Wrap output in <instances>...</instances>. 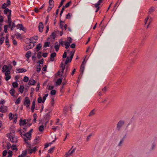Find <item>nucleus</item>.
<instances>
[{"instance_id":"7","label":"nucleus","mask_w":157,"mask_h":157,"mask_svg":"<svg viewBox=\"0 0 157 157\" xmlns=\"http://www.w3.org/2000/svg\"><path fill=\"white\" fill-rule=\"evenodd\" d=\"M38 28L39 31L40 32H42L44 28V25L42 22H40L39 23Z\"/></svg>"},{"instance_id":"59","label":"nucleus","mask_w":157,"mask_h":157,"mask_svg":"<svg viewBox=\"0 0 157 157\" xmlns=\"http://www.w3.org/2000/svg\"><path fill=\"white\" fill-rule=\"evenodd\" d=\"M43 62H44V59H42L38 61L37 62V63H39L40 64H42L43 63Z\"/></svg>"},{"instance_id":"3","label":"nucleus","mask_w":157,"mask_h":157,"mask_svg":"<svg viewBox=\"0 0 157 157\" xmlns=\"http://www.w3.org/2000/svg\"><path fill=\"white\" fill-rule=\"evenodd\" d=\"M8 137L10 141L13 143H16L17 142V139L16 137L10 135H8Z\"/></svg>"},{"instance_id":"13","label":"nucleus","mask_w":157,"mask_h":157,"mask_svg":"<svg viewBox=\"0 0 157 157\" xmlns=\"http://www.w3.org/2000/svg\"><path fill=\"white\" fill-rule=\"evenodd\" d=\"M37 150V148L36 147H34L33 149H29V151L30 154H31L33 152H35Z\"/></svg>"},{"instance_id":"60","label":"nucleus","mask_w":157,"mask_h":157,"mask_svg":"<svg viewBox=\"0 0 157 157\" xmlns=\"http://www.w3.org/2000/svg\"><path fill=\"white\" fill-rule=\"evenodd\" d=\"M84 68H83L82 67H81L80 69V71L82 73L81 76L82 75L84 71Z\"/></svg>"},{"instance_id":"16","label":"nucleus","mask_w":157,"mask_h":157,"mask_svg":"<svg viewBox=\"0 0 157 157\" xmlns=\"http://www.w3.org/2000/svg\"><path fill=\"white\" fill-rule=\"evenodd\" d=\"M62 78H59L58 79L56 82V84H57V85L59 86L61 84L62 82Z\"/></svg>"},{"instance_id":"19","label":"nucleus","mask_w":157,"mask_h":157,"mask_svg":"<svg viewBox=\"0 0 157 157\" xmlns=\"http://www.w3.org/2000/svg\"><path fill=\"white\" fill-rule=\"evenodd\" d=\"M20 125H21V124H22L23 125H24L26 124V121L25 119L23 120L20 119Z\"/></svg>"},{"instance_id":"12","label":"nucleus","mask_w":157,"mask_h":157,"mask_svg":"<svg viewBox=\"0 0 157 157\" xmlns=\"http://www.w3.org/2000/svg\"><path fill=\"white\" fill-rule=\"evenodd\" d=\"M30 101L29 100V98L26 97L25 98V101L24 104V105H26L27 104H30Z\"/></svg>"},{"instance_id":"9","label":"nucleus","mask_w":157,"mask_h":157,"mask_svg":"<svg viewBox=\"0 0 157 157\" xmlns=\"http://www.w3.org/2000/svg\"><path fill=\"white\" fill-rule=\"evenodd\" d=\"M56 53L55 52H53L52 53L50 56V60L51 61H53L54 57L56 56Z\"/></svg>"},{"instance_id":"4","label":"nucleus","mask_w":157,"mask_h":157,"mask_svg":"<svg viewBox=\"0 0 157 157\" xmlns=\"http://www.w3.org/2000/svg\"><path fill=\"white\" fill-rule=\"evenodd\" d=\"M7 107L4 105L0 107V111L2 113L6 112L7 110Z\"/></svg>"},{"instance_id":"36","label":"nucleus","mask_w":157,"mask_h":157,"mask_svg":"<svg viewBox=\"0 0 157 157\" xmlns=\"http://www.w3.org/2000/svg\"><path fill=\"white\" fill-rule=\"evenodd\" d=\"M59 45L61 44L62 46H63L64 44H65V41H63L61 40H59Z\"/></svg>"},{"instance_id":"51","label":"nucleus","mask_w":157,"mask_h":157,"mask_svg":"<svg viewBox=\"0 0 157 157\" xmlns=\"http://www.w3.org/2000/svg\"><path fill=\"white\" fill-rule=\"evenodd\" d=\"M41 52H38V53L37 54V57L39 59L41 58Z\"/></svg>"},{"instance_id":"27","label":"nucleus","mask_w":157,"mask_h":157,"mask_svg":"<svg viewBox=\"0 0 157 157\" xmlns=\"http://www.w3.org/2000/svg\"><path fill=\"white\" fill-rule=\"evenodd\" d=\"M10 11H11V10H9L8 8L5 9V10H4V13L5 14H6L8 12L9 13V14H10Z\"/></svg>"},{"instance_id":"28","label":"nucleus","mask_w":157,"mask_h":157,"mask_svg":"<svg viewBox=\"0 0 157 157\" xmlns=\"http://www.w3.org/2000/svg\"><path fill=\"white\" fill-rule=\"evenodd\" d=\"M95 114L94 109L92 110L90 113L89 116L90 117L92 116Z\"/></svg>"},{"instance_id":"6","label":"nucleus","mask_w":157,"mask_h":157,"mask_svg":"<svg viewBox=\"0 0 157 157\" xmlns=\"http://www.w3.org/2000/svg\"><path fill=\"white\" fill-rule=\"evenodd\" d=\"M34 44H33L32 45L31 44L27 45H26L24 47V49L25 51H27L29 49L32 48H33L34 46Z\"/></svg>"},{"instance_id":"11","label":"nucleus","mask_w":157,"mask_h":157,"mask_svg":"<svg viewBox=\"0 0 157 157\" xmlns=\"http://www.w3.org/2000/svg\"><path fill=\"white\" fill-rule=\"evenodd\" d=\"M16 70L18 71V73L25 72L27 71V70L24 68H17Z\"/></svg>"},{"instance_id":"57","label":"nucleus","mask_w":157,"mask_h":157,"mask_svg":"<svg viewBox=\"0 0 157 157\" xmlns=\"http://www.w3.org/2000/svg\"><path fill=\"white\" fill-rule=\"evenodd\" d=\"M7 6V5L6 3H4L2 6V8L3 9H6V7Z\"/></svg>"},{"instance_id":"20","label":"nucleus","mask_w":157,"mask_h":157,"mask_svg":"<svg viewBox=\"0 0 157 157\" xmlns=\"http://www.w3.org/2000/svg\"><path fill=\"white\" fill-rule=\"evenodd\" d=\"M56 32L54 31V32L52 33L51 35H50V36L52 38L54 39L56 37Z\"/></svg>"},{"instance_id":"1","label":"nucleus","mask_w":157,"mask_h":157,"mask_svg":"<svg viewBox=\"0 0 157 157\" xmlns=\"http://www.w3.org/2000/svg\"><path fill=\"white\" fill-rule=\"evenodd\" d=\"M2 71L3 72H5V80L7 81L9 80L11 78V76L9 75L10 74V69H8L6 65H4L3 66L2 68Z\"/></svg>"},{"instance_id":"14","label":"nucleus","mask_w":157,"mask_h":157,"mask_svg":"<svg viewBox=\"0 0 157 157\" xmlns=\"http://www.w3.org/2000/svg\"><path fill=\"white\" fill-rule=\"evenodd\" d=\"M31 56V52L30 51H28L25 55V57L28 59H29Z\"/></svg>"},{"instance_id":"50","label":"nucleus","mask_w":157,"mask_h":157,"mask_svg":"<svg viewBox=\"0 0 157 157\" xmlns=\"http://www.w3.org/2000/svg\"><path fill=\"white\" fill-rule=\"evenodd\" d=\"M18 25L19 26V28L20 30H23V29L24 27L22 24H18Z\"/></svg>"},{"instance_id":"30","label":"nucleus","mask_w":157,"mask_h":157,"mask_svg":"<svg viewBox=\"0 0 157 157\" xmlns=\"http://www.w3.org/2000/svg\"><path fill=\"white\" fill-rule=\"evenodd\" d=\"M155 10V8L153 7H151L149 10L148 13L151 14V13L153 12Z\"/></svg>"},{"instance_id":"17","label":"nucleus","mask_w":157,"mask_h":157,"mask_svg":"<svg viewBox=\"0 0 157 157\" xmlns=\"http://www.w3.org/2000/svg\"><path fill=\"white\" fill-rule=\"evenodd\" d=\"M15 93V90L13 88L11 89L10 90V93L11 94L12 96L14 97V94Z\"/></svg>"},{"instance_id":"43","label":"nucleus","mask_w":157,"mask_h":157,"mask_svg":"<svg viewBox=\"0 0 157 157\" xmlns=\"http://www.w3.org/2000/svg\"><path fill=\"white\" fill-rule=\"evenodd\" d=\"M29 78L28 77L25 76L24 77L23 79V81L24 82H27L29 81Z\"/></svg>"},{"instance_id":"39","label":"nucleus","mask_w":157,"mask_h":157,"mask_svg":"<svg viewBox=\"0 0 157 157\" xmlns=\"http://www.w3.org/2000/svg\"><path fill=\"white\" fill-rule=\"evenodd\" d=\"M59 45L56 44L54 46V48H55L56 52L58 51L59 49Z\"/></svg>"},{"instance_id":"18","label":"nucleus","mask_w":157,"mask_h":157,"mask_svg":"<svg viewBox=\"0 0 157 157\" xmlns=\"http://www.w3.org/2000/svg\"><path fill=\"white\" fill-rule=\"evenodd\" d=\"M24 86H20L19 89V91L21 93H22L24 91Z\"/></svg>"},{"instance_id":"63","label":"nucleus","mask_w":157,"mask_h":157,"mask_svg":"<svg viewBox=\"0 0 157 157\" xmlns=\"http://www.w3.org/2000/svg\"><path fill=\"white\" fill-rule=\"evenodd\" d=\"M71 17V13H68L67 15L66 18L67 19H69Z\"/></svg>"},{"instance_id":"37","label":"nucleus","mask_w":157,"mask_h":157,"mask_svg":"<svg viewBox=\"0 0 157 157\" xmlns=\"http://www.w3.org/2000/svg\"><path fill=\"white\" fill-rule=\"evenodd\" d=\"M13 116L14 119V123H16L17 118V114H15Z\"/></svg>"},{"instance_id":"10","label":"nucleus","mask_w":157,"mask_h":157,"mask_svg":"<svg viewBox=\"0 0 157 157\" xmlns=\"http://www.w3.org/2000/svg\"><path fill=\"white\" fill-rule=\"evenodd\" d=\"M36 83V81L33 78H31L29 81L28 84L31 85H33Z\"/></svg>"},{"instance_id":"8","label":"nucleus","mask_w":157,"mask_h":157,"mask_svg":"<svg viewBox=\"0 0 157 157\" xmlns=\"http://www.w3.org/2000/svg\"><path fill=\"white\" fill-rule=\"evenodd\" d=\"M18 132H19L20 135L23 137V138L24 139V141L25 142V143H27L29 144L27 142V140L26 139V138L25 137H24V136H23V135H24V134H22V130H19Z\"/></svg>"},{"instance_id":"53","label":"nucleus","mask_w":157,"mask_h":157,"mask_svg":"<svg viewBox=\"0 0 157 157\" xmlns=\"http://www.w3.org/2000/svg\"><path fill=\"white\" fill-rule=\"evenodd\" d=\"M65 0H61L59 6H58L59 8H60L63 5V2Z\"/></svg>"},{"instance_id":"24","label":"nucleus","mask_w":157,"mask_h":157,"mask_svg":"<svg viewBox=\"0 0 157 157\" xmlns=\"http://www.w3.org/2000/svg\"><path fill=\"white\" fill-rule=\"evenodd\" d=\"M12 86L14 88H16L18 86V84L16 82H13L12 83Z\"/></svg>"},{"instance_id":"5","label":"nucleus","mask_w":157,"mask_h":157,"mask_svg":"<svg viewBox=\"0 0 157 157\" xmlns=\"http://www.w3.org/2000/svg\"><path fill=\"white\" fill-rule=\"evenodd\" d=\"M23 136H24V137H25L26 139L28 140H30L31 138V134H30L29 132H28L27 133H25L24 135H23Z\"/></svg>"},{"instance_id":"40","label":"nucleus","mask_w":157,"mask_h":157,"mask_svg":"<svg viewBox=\"0 0 157 157\" xmlns=\"http://www.w3.org/2000/svg\"><path fill=\"white\" fill-rule=\"evenodd\" d=\"M44 129V126L43 125H40L39 128V130L40 132H43Z\"/></svg>"},{"instance_id":"42","label":"nucleus","mask_w":157,"mask_h":157,"mask_svg":"<svg viewBox=\"0 0 157 157\" xmlns=\"http://www.w3.org/2000/svg\"><path fill=\"white\" fill-rule=\"evenodd\" d=\"M38 37L37 36H34L32 37H31V40H33V41L35 40L36 41V40H37L38 39Z\"/></svg>"},{"instance_id":"54","label":"nucleus","mask_w":157,"mask_h":157,"mask_svg":"<svg viewBox=\"0 0 157 157\" xmlns=\"http://www.w3.org/2000/svg\"><path fill=\"white\" fill-rule=\"evenodd\" d=\"M56 94V91L55 90H52L51 91L50 94L52 95H55Z\"/></svg>"},{"instance_id":"23","label":"nucleus","mask_w":157,"mask_h":157,"mask_svg":"<svg viewBox=\"0 0 157 157\" xmlns=\"http://www.w3.org/2000/svg\"><path fill=\"white\" fill-rule=\"evenodd\" d=\"M11 11H10V14L7 15V17L8 19V22H11Z\"/></svg>"},{"instance_id":"34","label":"nucleus","mask_w":157,"mask_h":157,"mask_svg":"<svg viewBox=\"0 0 157 157\" xmlns=\"http://www.w3.org/2000/svg\"><path fill=\"white\" fill-rule=\"evenodd\" d=\"M50 42H46L44 43V47H46L49 46Z\"/></svg>"},{"instance_id":"15","label":"nucleus","mask_w":157,"mask_h":157,"mask_svg":"<svg viewBox=\"0 0 157 157\" xmlns=\"http://www.w3.org/2000/svg\"><path fill=\"white\" fill-rule=\"evenodd\" d=\"M41 47L42 46L41 45V44H39L36 46V48H35V50H36V52H38L41 48Z\"/></svg>"},{"instance_id":"33","label":"nucleus","mask_w":157,"mask_h":157,"mask_svg":"<svg viewBox=\"0 0 157 157\" xmlns=\"http://www.w3.org/2000/svg\"><path fill=\"white\" fill-rule=\"evenodd\" d=\"M64 45L65 46V48L66 49H67L69 47L70 45V44L68 42H67V41H65V44H64Z\"/></svg>"},{"instance_id":"32","label":"nucleus","mask_w":157,"mask_h":157,"mask_svg":"<svg viewBox=\"0 0 157 157\" xmlns=\"http://www.w3.org/2000/svg\"><path fill=\"white\" fill-rule=\"evenodd\" d=\"M26 154V151H23L21 154L19 155L18 157H24Z\"/></svg>"},{"instance_id":"58","label":"nucleus","mask_w":157,"mask_h":157,"mask_svg":"<svg viewBox=\"0 0 157 157\" xmlns=\"http://www.w3.org/2000/svg\"><path fill=\"white\" fill-rule=\"evenodd\" d=\"M72 42V39L71 37H69L68 39V41H67V42H68L70 44Z\"/></svg>"},{"instance_id":"22","label":"nucleus","mask_w":157,"mask_h":157,"mask_svg":"<svg viewBox=\"0 0 157 157\" xmlns=\"http://www.w3.org/2000/svg\"><path fill=\"white\" fill-rule=\"evenodd\" d=\"M15 34L16 36V37L17 39H19L20 38H21V34L17 32H16L15 33Z\"/></svg>"},{"instance_id":"38","label":"nucleus","mask_w":157,"mask_h":157,"mask_svg":"<svg viewBox=\"0 0 157 157\" xmlns=\"http://www.w3.org/2000/svg\"><path fill=\"white\" fill-rule=\"evenodd\" d=\"M55 147H52L48 151V152L49 153H52L53 151V150L55 149Z\"/></svg>"},{"instance_id":"46","label":"nucleus","mask_w":157,"mask_h":157,"mask_svg":"<svg viewBox=\"0 0 157 157\" xmlns=\"http://www.w3.org/2000/svg\"><path fill=\"white\" fill-rule=\"evenodd\" d=\"M67 112V108L66 106H65L63 109V112L65 115H66Z\"/></svg>"},{"instance_id":"47","label":"nucleus","mask_w":157,"mask_h":157,"mask_svg":"<svg viewBox=\"0 0 157 157\" xmlns=\"http://www.w3.org/2000/svg\"><path fill=\"white\" fill-rule=\"evenodd\" d=\"M21 98L20 97H19L16 100V101L15 102V103L17 104H19L21 101Z\"/></svg>"},{"instance_id":"45","label":"nucleus","mask_w":157,"mask_h":157,"mask_svg":"<svg viewBox=\"0 0 157 157\" xmlns=\"http://www.w3.org/2000/svg\"><path fill=\"white\" fill-rule=\"evenodd\" d=\"M64 22V21H60V26L61 29H63V23Z\"/></svg>"},{"instance_id":"35","label":"nucleus","mask_w":157,"mask_h":157,"mask_svg":"<svg viewBox=\"0 0 157 157\" xmlns=\"http://www.w3.org/2000/svg\"><path fill=\"white\" fill-rule=\"evenodd\" d=\"M48 96V94H46L43 98L42 102L44 103L46 99V97Z\"/></svg>"},{"instance_id":"56","label":"nucleus","mask_w":157,"mask_h":157,"mask_svg":"<svg viewBox=\"0 0 157 157\" xmlns=\"http://www.w3.org/2000/svg\"><path fill=\"white\" fill-rule=\"evenodd\" d=\"M7 27H8V25H5L4 26V32L5 33H6L7 32Z\"/></svg>"},{"instance_id":"26","label":"nucleus","mask_w":157,"mask_h":157,"mask_svg":"<svg viewBox=\"0 0 157 157\" xmlns=\"http://www.w3.org/2000/svg\"><path fill=\"white\" fill-rule=\"evenodd\" d=\"M74 53H75V51H74L73 52H71V55L70 56V61H69L70 62H71V61L72 60V59L73 58V57L74 56Z\"/></svg>"},{"instance_id":"48","label":"nucleus","mask_w":157,"mask_h":157,"mask_svg":"<svg viewBox=\"0 0 157 157\" xmlns=\"http://www.w3.org/2000/svg\"><path fill=\"white\" fill-rule=\"evenodd\" d=\"M5 39L4 37H2L0 38V44H2L3 43Z\"/></svg>"},{"instance_id":"21","label":"nucleus","mask_w":157,"mask_h":157,"mask_svg":"<svg viewBox=\"0 0 157 157\" xmlns=\"http://www.w3.org/2000/svg\"><path fill=\"white\" fill-rule=\"evenodd\" d=\"M50 114L49 113H48L44 117V118L46 121H49L50 119Z\"/></svg>"},{"instance_id":"31","label":"nucleus","mask_w":157,"mask_h":157,"mask_svg":"<svg viewBox=\"0 0 157 157\" xmlns=\"http://www.w3.org/2000/svg\"><path fill=\"white\" fill-rule=\"evenodd\" d=\"M124 141L123 140H121L119 143L118 144V146L119 147H121L123 145V143Z\"/></svg>"},{"instance_id":"61","label":"nucleus","mask_w":157,"mask_h":157,"mask_svg":"<svg viewBox=\"0 0 157 157\" xmlns=\"http://www.w3.org/2000/svg\"><path fill=\"white\" fill-rule=\"evenodd\" d=\"M7 153V151L6 150H4L2 153V155L3 156H5Z\"/></svg>"},{"instance_id":"44","label":"nucleus","mask_w":157,"mask_h":157,"mask_svg":"<svg viewBox=\"0 0 157 157\" xmlns=\"http://www.w3.org/2000/svg\"><path fill=\"white\" fill-rule=\"evenodd\" d=\"M102 0H99L98 2L95 5V7H97L98 6H99V5L102 2Z\"/></svg>"},{"instance_id":"55","label":"nucleus","mask_w":157,"mask_h":157,"mask_svg":"<svg viewBox=\"0 0 157 157\" xmlns=\"http://www.w3.org/2000/svg\"><path fill=\"white\" fill-rule=\"evenodd\" d=\"M37 101L38 103H40L41 102H42V98L40 97H39L38 98Z\"/></svg>"},{"instance_id":"62","label":"nucleus","mask_w":157,"mask_h":157,"mask_svg":"<svg viewBox=\"0 0 157 157\" xmlns=\"http://www.w3.org/2000/svg\"><path fill=\"white\" fill-rule=\"evenodd\" d=\"M11 147L10 144L9 143H7V146L6 147L7 149H9Z\"/></svg>"},{"instance_id":"64","label":"nucleus","mask_w":157,"mask_h":157,"mask_svg":"<svg viewBox=\"0 0 157 157\" xmlns=\"http://www.w3.org/2000/svg\"><path fill=\"white\" fill-rule=\"evenodd\" d=\"M12 114L11 113H10L9 114V118L10 119V120H12L13 118V117H12Z\"/></svg>"},{"instance_id":"52","label":"nucleus","mask_w":157,"mask_h":157,"mask_svg":"<svg viewBox=\"0 0 157 157\" xmlns=\"http://www.w3.org/2000/svg\"><path fill=\"white\" fill-rule=\"evenodd\" d=\"M54 3V2L53 1H50L49 2V6H52V7L53 6V4Z\"/></svg>"},{"instance_id":"49","label":"nucleus","mask_w":157,"mask_h":157,"mask_svg":"<svg viewBox=\"0 0 157 157\" xmlns=\"http://www.w3.org/2000/svg\"><path fill=\"white\" fill-rule=\"evenodd\" d=\"M71 2H68L65 5V6H63V7H64V8H67L70 5V4H71Z\"/></svg>"},{"instance_id":"25","label":"nucleus","mask_w":157,"mask_h":157,"mask_svg":"<svg viewBox=\"0 0 157 157\" xmlns=\"http://www.w3.org/2000/svg\"><path fill=\"white\" fill-rule=\"evenodd\" d=\"M33 117H34V119L33 121V123H34L36 122V119L37 118V115L36 113H34L33 115Z\"/></svg>"},{"instance_id":"2","label":"nucleus","mask_w":157,"mask_h":157,"mask_svg":"<svg viewBox=\"0 0 157 157\" xmlns=\"http://www.w3.org/2000/svg\"><path fill=\"white\" fill-rule=\"evenodd\" d=\"M124 121L123 120L120 121L117 125V130H120L124 124Z\"/></svg>"},{"instance_id":"29","label":"nucleus","mask_w":157,"mask_h":157,"mask_svg":"<svg viewBox=\"0 0 157 157\" xmlns=\"http://www.w3.org/2000/svg\"><path fill=\"white\" fill-rule=\"evenodd\" d=\"M11 148L13 150H16V151H17L18 150L16 147V145L14 144H13L12 145Z\"/></svg>"},{"instance_id":"41","label":"nucleus","mask_w":157,"mask_h":157,"mask_svg":"<svg viewBox=\"0 0 157 157\" xmlns=\"http://www.w3.org/2000/svg\"><path fill=\"white\" fill-rule=\"evenodd\" d=\"M41 66L40 64L37 65L36 66V71L38 72H39L41 70Z\"/></svg>"}]
</instances>
